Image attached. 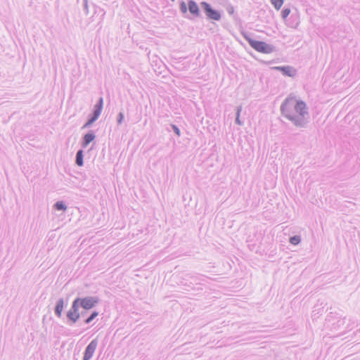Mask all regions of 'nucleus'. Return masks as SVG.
<instances>
[{"label": "nucleus", "instance_id": "1", "mask_svg": "<svg viewBox=\"0 0 360 360\" xmlns=\"http://www.w3.org/2000/svg\"><path fill=\"white\" fill-rule=\"evenodd\" d=\"M283 117L297 127L304 128L309 122V112L306 103L295 97H288L281 105Z\"/></svg>", "mask_w": 360, "mask_h": 360}, {"label": "nucleus", "instance_id": "2", "mask_svg": "<svg viewBox=\"0 0 360 360\" xmlns=\"http://www.w3.org/2000/svg\"><path fill=\"white\" fill-rule=\"evenodd\" d=\"M245 39L252 48L258 52L263 53H271L274 51V47L272 45L268 44L264 41H257L245 36Z\"/></svg>", "mask_w": 360, "mask_h": 360}, {"label": "nucleus", "instance_id": "3", "mask_svg": "<svg viewBox=\"0 0 360 360\" xmlns=\"http://www.w3.org/2000/svg\"><path fill=\"white\" fill-rule=\"evenodd\" d=\"M103 106V98L100 97L98 102L94 107L91 114L89 115L87 122L84 124L82 128L89 127L99 117Z\"/></svg>", "mask_w": 360, "mask_h": 360}, {"label": "nucleus", "instance_id": "4", "mask_svg": "<svg viewBox=\"0 0 360 360\" xmlns=\"http://www.w3.org/2000/svg\"><path fill=\"white\" fill-rule=\"evenodd\" d=\"M79 308L80 305L78 303L77 298H75L72 303L70 309L66 314L68 321L70 322V325L75 323L80 318L79 311Z\"/></svg>", "mask_w": 360, "mask_h": 360}, {"label": "nucleus", "instance_id": "5", "mask_svg": "<svg viewBox=\"0 0 360 360\" xmlns=\"http://www.w3.org/2000/svg\"><path fill=\"white\" fill-rule=\"evenodd\" d=\"M77 300L80 305V307L84 310L91 309L99 302V298L96 296L77 297Z\"/></svg>", "mask_w": 360, "mask_h": 360}, {"label": "nucleus", "instance_id": "6", "mask_svg": "<svg viewBox=\"0 0 360 360\" xmlns=\"http://www.w3.org/2000/svg\"><path fill=\"white\" fill-rule=\"evenodd\" d=\"M200 6L208 19L217 21L221 19V15L220 12L212 8L211 5L207 2L202 1L200 3Z\"/></svg>", "mask_w": 360, "mask_h": 360}, {"label": "nucleus", "instance_id": "7", "mask_svg": "<svg viewBox=\"0 0 360 360\" xmlns=\"http://www.w3.org/2000/svg\"><path fill=\"white\" fill-rule=\"evenodd\" d=\"M98 344V341L97 338L94 339L91 341V342L86 346L85 351L84 352L83 360H90L93 356L95 350L97 348Z\"/></svg>", "mask_w": 360, "mask_h": 360}, {"label": "nucleus", "instance_id": "8", "mask_svg": "<svg viewBox=\"0 0 360 360\" xmlns=\"http://www.w3.org/2000/svg\"><path fill=\"white\" fill-rule=\"evenodd\" d=\"M274 70H279L285 76L294 77L296 75V70L291 66H276L273 68Z\"/></svg>", "mask_w": 360, "mask_h": 360}, {"label": "nucleus", "instance_id": "9", "mask_svg": "<svg viewBox=\"0 0 360 360\" xmlns=\"http://www.w3.org/2000/svg\"><path fill=\"white\" fill-rule=\"evenodd\" d=\"M188 10L194 17H199L200 15L199 7L194 0H188Z\"/></svg>", "mask_w": 360, "mask_h": 360}, {"label": "nucleus", "instance_id": "10", "mask_svg": "<svg viewBox=\"0 0 360 360\" xmlns=\"http://www.w3.org/2000/svg\"><path fill=\"white\" fill-rule=\"evenodd\" d=\"M96 136L93 131H89L86 133L82 139V148H86L94 139Z\"/></svg>", "mask_w": 360, "mask_h": 360}, {"label": "nucleus", "instance_id": "11", "mask_svg": "<svg viewBox=\"0 0 360 360\" xmlns=\"http://www.w3.org/2000/svg\"><path fill=\"white\" fill-rule=\"evenodd\" d=\"M64 303L65 302L63 298H59L56 302L54 308V313L55 315L58 318H60L62 316V311L64 308Z\"/></svg>", "mask_w": 360, "mask_h": 360}, {"label": "nucleus", "instance_id": "12", "mask_svg": "<svg viewBox=\"0 0 360 360\" xmlns=\"http://www.w3.org/2000/svg\"><path fill=\"white\" fill-rule=\"evenodd\" d=\"M84 152L82 149L79 150L76 153L75 163L79 167H82L84 165Z\"/></svg>", "mask_w": 360, "mask_h": 360}, {"label": "nucleus", "instance_id": "13", "mask_svg": "<svg viewBox=\"0 0 360 360\" xmlns=\"http://www.w3.org/2000/svg\"><path fill=\"white\" fill-rule=\"evenodd\" d=\"M53 207L56 210L65 211L67 210V205L65 204V202L63 201L56 202L54 204Z\"/></svg>", "mask_w": 360, "mask_h": 360}, {"label": "nucleus", "instance_id": "14", "mask_svg": "<svg viewBox=\"0 0 360 360\" xmlns=\"http://www.w3.org/2000/svg\"><path fill=\"white\" fill-rule=\"evenodd\" d=\"M98 312L96 311H94L90 314V316L84 320V323H86V324L90 323L96 316H98Z\"/></svg>", "mask_w": 360, "mask_h": 360}, {"label": "nucleus", "instance_id": "15", "mask_svg": "<svg viewBox=\"0 0 360 360\" xmlns=\"http://www.w3.org/2000/svg\"><path fill=\"white\" fill-rule=\"evenodd\" d=\"M271 1V3L274 5L275 9L276 10H279L283 4V1L284 0H270Z\"/></svg>", "mask_w": 360, "mask_h": 360}, {"label": "nucleus", "instance_id": "16", "mask_svg": "<svg viewBox=\"0 0 360 360\" xmlns=\"http://www.w3.org/2000/svg\"><path fill=\"white\" fill-rule=\"evenodd\" d=\"M301 241L300 236L295 235L290 238V243L292 245H298Z\"/></svg>", "mask_w": 360, "mask_h": 360}, {"label": "nucleus", "instance_id": "17", "mask_svg": "<svg viewBox=\"0 0 360 360\" xmlns=\"http://www.w3.org/2000/svg\"><path fill=\"white\" fill-rule=\"evenodd\" d=\"M241 110H242V107L241 106L237 107V109H236V121L235 122L238 125H242L243 124V122L240 121V120L239 118Z\"/></svg>", "mask_w": 360, "mask_h": 360}, {"label": "nucleus", "instance_id": "18", "mask_svg": "<svg viewBox=\"0 0 360 360\" xmlns=\"http://www.w3.org/2000/svg\"><path fill=\"white\" fill-rule=\"evenodd\" d=\"M179 9L183 14H186L188 11V5L184 1H181L179 4Z\"/></svg>", "mask_w": 360, "mask_h": 360}, {"label": "nucleus", "instance_id": "19", "mask_svg": "<svg viewBox=\"0 0 360 360\" xmlns=\"http://www.w3.org/2000/svg\"><path fill=\"white\" fill-rule=\"evenodd\" d=\"M290 13V9L288 8H284L281 12V16L283 19H285Z\"/></svg>", "mask_w": 360, "mask_h": 360}, {"label": "nucleus", "instance_id": "20", "mask_svg": "<svg viewBox=\"0 0 360 360\" xmlns=\"http://www.w3.org/2000/svg\"><path fill=\"white\" fill-rule=\"evenodd\" d=\"M124 120V113L120 112L118 115H117V124H122V121Z\"/></svg>", "mask_w": 360, "mask_h": 360}, {"label": "nucleus", "instance_id": "21", "mask_svg": "<svg viewBox=\"0 0 360 360\" xmlns=\"http://www.w3.org/2000/svg\"><path fill=\"white\" fill-rule=\"evenodd\" d=\"M172 128L174 131V132L177 135V136H180L181 135V132H180V129H179V127L174 124H172Z\"/></svg>", "mask_w": 360, "mask_h": 360}, {"label": "nucleus", "instance_id": "22", "mask_svg": "<svg viewBox=\"0 0 360 360\" xmlns=\"http://www.w3.org/2000/svg\"><path fill=\"white\" fill-rule=\"evenodd\" d=\"M84 1V10L85 11V13L87 15L89 13V8H88V1L87 0H83Z\"/></svg>", "mask_w": 360, "mask_h": 360}, {"label": "nucleus", "instance_id": "23", "mask_svg": "<svg viewBox=\"0 0 360 360\" xmlns=\"http://www.w3.org/2000/svg\"><path fill=\"white\" fill-rule=\"evenodd\" d=\"M191 278L192 281H193L196 283H198L199 281H202V279L198 278V277L195 276H191Z\"/></svg>", "mask_w": 360, "mask_h": 360}, {"label": "nucleus", "instance_id": "24", "mask_svg": "<svg viewBox=\"0 0 360 360\" xmlns=\"http://www.w3.org/2000/svg\"><path fill=\"white\" fill-rule=\"evenodd\" d=\"M79 314H80V317L81 316H84L86 315V311H82L81 312H79Z\"/></svg>", "mask_w": 360, "mask_h": 360}, {"label": "nucleus", "instance_id": "25", "mask_svg": "<svg viewBox=\"0 0 360 360\" xmlns=\"http://www.w3.org/2000/svg\"><path fill=\"white\" fill-rule=\"evenodd\" d=\"M343 322H344V321L342 320V319H340V320L338 321V325L343 324Z\"/></svg>", "mask_w": 360, "mask_h": 360}, {"label": "nucleus", "instance_id": "26", "mask_svg": "<svg viewBox=\"0 0 360 360\" xmlns=\"http://www.w3.org/2000/svg\"><path fill=\"white\" fill-rule=\"evenodd\" d=\"M172 1H174L175 0H171Z\"/></svg>", "mask_w": 360, "mask_h": 360}]
</instances>
